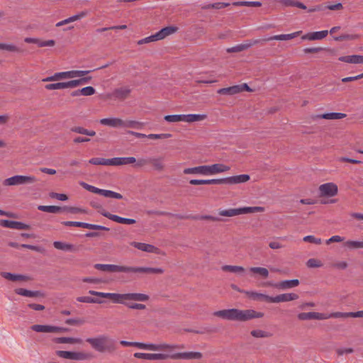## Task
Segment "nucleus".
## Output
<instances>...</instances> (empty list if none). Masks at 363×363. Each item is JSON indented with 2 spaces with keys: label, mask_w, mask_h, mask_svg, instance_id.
Listing matches in <instances>:
<instances>
[{
  "label": "nucleus",
  "mask_w": 363,
  "mask_h": 363,
  "mask_svg": "<svg viewBox=\"0 0 363 363\" xmlns=\"http://www.w3.org/2000/svg\"><path fill=\"white\" fill-rule=\"evenodd\" d=\"M215 316L231 321L245 322L254 318H260L264 313L253 309L240 310L237 308L224 309L213 313Z\"/></svg>",
  "instance_id": "nucleus-1"
},
{
  "label": "nucleus",
  "mask_w": 363,
  "mask_h": 363,
  "mask_svg": "<svg viewBox=\"0 0 363 363\" xmlns=\"http://www.w3.org/2000/svg\"><path fill=\"white\" fill-rule=\"evenodd\" d=\"M94 268L98 270L108 272H133L145 274H162L164 272V270L162 268L128 267L106 264H96L94 265Z\"/></svg>",
  "instance_id": "nucleus-2"
},
{
  "label": "nucleus",
  "mask_w": 363,
  "mask_h": 363,
  "mask_svg": "<svg viewBox=\"0 0 363 363\" xmlns=\"http://www.w3.org/2000/svg\"><path fill=\"white\" fill-rule=\"evenodd\" d=\"M91 295L96 296L101 298H110L113 303L124 304L126 306V301H147L150 297L148 295L140 293H128V294H117V293H105L99 292L93 290L89 291Z\"/></svg>",
  "instance_id": "nucleus-3"
},
{
  "label": "nucleus",
  "mask_w": 363,
  "mask_h": 363,
  "mask_svg": "<svg viewBox=\"0 0 363 363\" xmlns=\"http://www.w3.org/2000/svg\"><path fill=\"white\" fill-rule=\"evenodd\" d=\"M86 342L89 343L91 347L99 353L113 354L117 349L115 340L106 335H101L96 337H89Z\"/></svg>",
  "instance_id": "nucleus-4"
},
{
  "label": "nucleus",
  "mask_w": 363,
  "mask_h": 363,
  "mask_svg": "<svg viewBox=\"0 0 363 363\" xmlns=\"http://www.w3.org/2000/svg\"><path fill=\"white\" fill-rule=\"evenodd\" d=\"M264 208L262 206H249L221 210L219 211L218 214L221 216L233 217L241 214L262 213L264 212Z\"/></svg>",
  "instance_id": "nucleus-5"
},
{
  "label": "nucleus",
  "mask_w": 363,
  "mask_h": 363,
  "mask_svg": "<svg viewBox=\"0 0 363 363\" xmlns=\"http://www.w3.org/2000/svg\"><path fill=\"white\" fill-rule=\"evenodd\" d=\"M183 345H169V344H152L145 343V350L151 351H162L165 352V354H174L172 352L175 349H183Z\"/></svg>",
  "instance_id": "nucleus-6"
},
{
  "label": "nucleus",
  "mask_w": 363,
  "mask_h": 363,
  "mask_svg": "<svg viewBox=\"0 0 363 363\" xmlns=\"http://www.w3.org/2000/svg\"><path fill=\"white\" fill-rule=\"evenodd\" d=\"M36 178L32 176L16 175L4 180V184L7 186L33 184Z\"/></svg>",
  "instance_id": "nucleus-7"
},
{
  "label": "nucleus",
  "mask_w": 363,
  "mask_h": 363,
  "mask_svg": "<svg viewBox=\"0 0 363 363\" xmlns=\"http://www.w3.org/2000/svg\"><path fill=\"white\" fill-rule=\"evenodd\" d=\"M62 224L69 227H80L90 230H101L108 231L109 228L103 225L91 224L88 223L79 222V221H62Z\"/></svg>",
  "instance_id": "nucleus-8"
},
{
  "label": "nucleus",
  "mask_w": 363,
  "mask_h": 363,
  "mask_svg": "<svg viewBox=\"0 0 363 363\" xmlns=\"http://www.w3.org/2000/svg\"><path fill=\"white\" fill-rule=\"evenodd\" d=\"M318 189L320 196L333 197L336 196L338 192L337 186L333 182L321 184Z\"/></svg>",
  "instance_id": "nucleus-9"
},
{
  "label": "nucleus",
  "mask_w": 363,
  "mask_h": 363,
  "mask_svg": "<svg viewBox=\"0 0 363 363\" xmlns=\"http://www.w3.org/2000/svg\"><path fill=\"white\" fill-rule=\"evenodd\" d=\"M202 357V353L199 352H185L170 354V359H200Z\"/></svg>",
  "instance_id": "nucleus-10"
},
{
  "label": "nucleus",
  "mask_w": 363,
  "mask_h": 363,
  "mask_svg": "<svg viewBox=\"0 0 363 363\" xmlns=\"http://www.w3.org/2000/svg\"><path fill=\"white\" fill-rule=\"evenodd\" d=\"M261 40H246L245 43L239 44L232 48H227L226 51L228 53L231 52H240L243 50L248 49L249 48L259 43Z\"/></svg>",
  "instance_id": "nucleus-11"
},
{
  "label": "nucleus",
  "mask_w": 363,
  "mask_h": 363,
  "mask_svg": "<svg viewBox=\"0 0 363 363\" xmlns=\"http://www.w3.org/2000/svg\"><path fill=\"white\" fill-rule=\"evenodd\" d=\"M0 225L4 228L16 230H29L30 225L21 222L9 220H0Z\"/></svg>",
  "instance_id": "nucleus-12"
},
{
  "label": "nucleus",
  "mask_w": 363,
  "mask_h": 363,
  "mask_svg": "<svg viewBox=\"0 0 363 363\" xmlns=\"http://www.w3.org/2000/svg\"><path fill=\"white\" fill-rule=\"evenodd\" d=\"M250 180V176L248 174H240L236 176H232L229 177L220 179L221 184H235L245 183Z\"/></svg>",
  "instance_id": "nucleus-13"
},
{
  "label": "nucleus",
  "mask_w": 363,
  "mask_h": 363,
  "mask_svg": "<svg viewBox=\"0 0 363 363\" xmlns=\"http://www.w3.org/2000/svg\"><path fill=\"white\" fill-rule=\"evenodd\" d=\"M99 212L104 217L108 218V219L118 223L131 225L136 223L135 220L134 219L120 217L117 215L111 214L106 211H102Z\"/></svg>",
  "instance_id": "nucleus-14"
},
{
  "label": "nucleus",
  "mask_w": 363,
  "mask_h": 363,
  "mask_svg": "<svg viewBox=\"0 0 363 363\" xmlns=\"http://www.w3.org/2000/svg\"><path fill=\"white\" fill-rule=\"evenodd\" d=\"M130 245L138 250H140L143 252H150V253H155V254H160V250L150 244H146L143 242H131Z\"/></svg>",
  "instance_id": "nucleus-15"
},
{
  "label": "nucleus",
  "mask_w": 363,
  "mask_h": 363,
  "mask_svg": "<svg viewBox=\"0 0 363 363\" xmlns=\"http://www.w3.org/2000/svg\"><path fill=\"white\" fill-rule=\"evenodd\" d=\"M346 117L345 113H328L323 114H317L311 116V119L313 121H316L318 119H327V120H337L342 119Z\"/></svg>",
  "instance_id": "nucleus-16"
},
{
  "label": "nucleus",
  "mask_w": 363,
  "mask_h": 363,
  "mask_svg": "<svg viewBox=\"0 0 363 363\" xmlns=\"http://www.w3.org/2000/svg\"><path fill=\"white\" fill-rule=\"evenodd\" d=\"M131 90L126 86L120 87L118 89H116L112 93H111V97L115 99H118L121 101H123L130 94Z\"/></svg>",
  "instance_id": "nucleus-17"
},
{
  "label": "nucleus",
  "mask_w": 363,
  "mask_h": 363,
  "mask_svg": "<svg viewBox=\"0 0 363 363\" xmlns=\"http://www.w3.org/2000/svg\"><path fill=\"white\" fill-rule=\"evenodd\" d=\"M184 174L208 175V165L186 168L184 169Z\"/></svg>",
  "instance_id": "nucleus-18"
},
{
  "label": "nucleus",
  "mask_w": 363,
  "mask_h": 363,
  "mask_svg": "<svg viewBox=\"0 0 363 363\" xmlns=\"http://www.w3.org/2000/svg\"><path fill=\"white\" fill-rule=\"evenodd\" d=\"M230 167L221 163L208 165V175H213L218 173L227 172L230 169Z\"/></svg>",
  "instance_id": "nucleus-19"
},
{
  "label": "nucleus",
  "mask_w": 363,
  "mask_h": 363,
  "mask_svg": "<svg viewBox=\"0 0 363 363\" xmlns=\"http://www.w3.org/2000/svg\"><path fill=\"white\" fill-rule=\"evenodd\" d=\"M298 296L296 294H283L272 297V303L287 302L298 299Z\"/></svg>",
  "instance_id": "nucleus-20"
},
{
  "label": "nucleus",
  "mask_w": 363,
  "mask_h": 363,
  "mask_svg": "<svg viewBox=\"0 0 363 363\" xmlns=\"http://www.w3.org/2000/svg\"><path fill=\"white\" fill-rule=\"evenodd\" d=\"M52 342L56 344H81L82 340L77 337H60L52 338Z\"/></svg>",
  "instance_id": "nucleus-21"
},
{
  "label": "nucleus",
  "mask_w": 363,
  "mask_h": 363,
  "mask_svg": "<svg viewBox=\"0 0 363 363\" xmlns=\"http://www.w3.org/2000/svg\"><path fill=\"white\" fill-rule=\"evenodd\" d=\"M328 34V31L327 30L316 31L313 33H308L301 37L303 40H321L325 38Z\"/></svg>",
  "instance_id": "nucleus-22"
},
{
  "label": "nucleus",
  "mask_w": 363,
  "mask_h": 363,
  "mask_svg": "<svg viewBox=\"0 0 363 363\" xmlns=\"http://www.w3.org/2000/svg\"><path fill=\"white\" fill-rule=\"evenodd\" d=\"M301 31H297L293 33L290 34H281V35H273L267 38H264L263 40H261V41H269V40H291L296 36H298L300 34Z\"/></svg>",
  "instance_id": "nucleus-23"
},
{
  "label": "nucleus",
  "mask_w": 363,
  "mask_h": 363,
  "mask_svg": "<svg viewBox=\"0 0 363 363\" xmlns=\"http://www.w3.org/2000/svg\"><path fill=\"white\" fill-rule=\"evenodd\" d=\"M111 166H118L135 163L136 159L134 157H113L111 159Z\"/></svg>",
  "instance_id": "nucleus-24"
},
{
  "label": "nucleus",
  "mask_w": 363,
  "mask_h": 363,
  "mask_svg": "<svg viewBox=\"0 0 363 363\" xmlns=\"http://www.w3.org/2000/svg\"><path fill=\"white\" fill-rule=\"evenodd\" d=\"M246 294L252 300L264 301L268 303H272V296L255 291H247Z\"/></svg>",
  "instance_id": "nucleus-25"
},
{
  "label": "nucleus",
  "mask_w": 363,
  "mask_h": 363,
  "mask_svg": "<svg viewBox=\"0 0 363 363\" xmlns=\"http://www.w3.org/2000/svg\"><path fill=\"white\" fill-rule=\"evenodd\" d=\"M339 60L347 63L363 64V56L358 55L342 56L339 57Z\"/></svg>",
  "instance_id": "nucleus-26"
},
{
  "label": "nucleus",
  "mask_w": 363,
  "mask_h": 363,
  "mask_svg": "<svg viewBox=\"0 0 363 363\" xmlns=\"http://www.w3.org/2000/svg\"><path fill=\"white\" fill-rule=\"evenodd\" d=\"M99 123L103 125L111 128H121V119L119 118H106L101 119Z\"/></svg>",
  "instance_id": "nucleus-27"
},
{
  "label": "nucleus",
  "mask_w": 363,
  "mask_h": 363,
  "mask_svg": "<svg viewBox=\"0 0 363 363\" xmlns=\"http://www.w3.org/2000/svg\"><path fill=\"white\" fill-rule=\"evenodd\" d=\"M177 30L178 28L176 26H167L157 32L156 35L159 40H160L165 38L167 36L174 33Z\"/></svg>",
  "instance_id": "nucleus-28"
},
{
  "label": "nucleus",
  "mask_w": 363,
  "mask_h": 363,
  "mask_svg": "<svg viewBox=\"0 0 363 363\" xmlns=\"http://www.w3.org/2000/svg\"><path fill=\"white\" fill-rule=\"evenodd\" d=\"M177 30L178 28L176 26H167L157 32L156 35L159 40H160L165 38L167 36L174 33Z\"/></svg>",
  "instance_id": "nucleus-29"
},
{
  "label": "nucleus",
  "mask_w": 363,
  "mask_h": 363,
  "mask_svg": "<svg viewBox=\"0 0 363 363\" xmlns=\"http://www.w3.org/2000/svg\"><path fill=\"white\" fill-rule=\"evenodd\" d=\"M63 79H70L69 71L56 72L52 76L48 77L43 79V82H53Z\"/></svg>",
  "instance_id": "nucleus-30"
},
{
  "label": "nucleus",
  "mask_w": 363,
  "mask_h": 363,
  "mask_svg": "<svg viewBox=\"0 0 363 363\" xmlns=\"http://www.w3.org/2000/svg\"><path fill=\"white\" fill-rule=\"evenodd\" d=\"M55 248L66 252H75L77 248L72 244L65 243L61 241H55L53 242Z\"/></svg>",
  "instance_id": "nucleus-31"
},
{
  "label": "nucleus",
  "mask_w": 363,
  "mask_h": 363,
  "mask_svg": "<svg viewBox=\"0 0 363 363\" xmlns=\"http://www.w3.org/2000/svg\"><path fill=\"white\" fill-rule=\"evenodd\" d=\"M1 276L3 278L8 279L9 281H26L27 280V277L24 275L15 274H12L10 272H1Z\"/></svg>",
  "instance_id": "nucleus-32"
},
{
  "label": "nucleus",
  "mask_w": 363,
  "mask_h": 363,
  "mask_svg": "<svg viewBox=\"0 0 363 363\" xmlns=\"http://www.w3.org/2000/svg\"><path fill=\"white\" fill-rule=\"evenodd\" d=\"M298 279L284 280L279 282L276 286L282 289H291L298 286Z\"/></svg>",
  "instance_id": "nucleus-33"
},
{
  "label": "nucleus",
  "mask_w": 363,
  "mask_h": 363,
  "mask_svg": "<svg viewBox=\"0 0 363 363\" xmlns=\"http://www.w3.org/2000/svg\"><path fill=\"white\" fill-rule=\"evenodd\" d=\"M163 157H150V164H151L155 170L162 172L164 169Z\"/></svg>",
  "instance_id": "nucleus-34"
},
{
  "label": "nucleus",
  "mask_w": 363,
  "mask_h": 363,
  "mask_svg": "<svg viewBox=\"0 0 363 363\" xmlns=\"http://www.w3.org/2000/svg\"><path fill=\"white\" fill-rule=\"evenodd\" d=\"M189 183L192 185H201V184H221L220 179H191Z\"/></svg>",
  "instance_id": "nucleus-35"
},
{
  "label": "nucleus",
  "mask_w": 363,
  "mask_h": 363,
  "mask_svg": "<svg viewBox=\"0 0 363 363\" xmlns=\"http://www.w3.org/2000/svg\"><path fill=\"white\" fill-rule=\"evenodd\" d=\"M217 93L222 95H234L240 93V89L238 85L227 88H222L217 91Z\"/></svg>",
  "instance_id": "nucleus-36"
},
{
  "label": "nucleus",
  "mask_w": 363,
  "mask_h": 363,
  "mask_svg": "<svg viewBox=\"0 0 363 363\" xmlns=\"http://www.w3.org/2000/svg\"><path fill=\"white\" fill-rule=\"evenodd\" d=\"M277 1L286 7L293 6L301 9H306V6L303 3L295 0H277Z\"/></svg>",
  "instance_id": "nucleus-37"
},
{
  "label": "nucleus",
  "mask_w": 363,
  "mask_h": 363,
  "mask_svg": "<svg viewBox=\"0 0 363 363\" xmlns=\"http://www.w3.org/2000/svg\"><path fill=\"white\" fill-rule=\"evenodd\" d=\"M15 293L26 297H37L40 295L38 291H30L22 288L16 289Z\"/></svg>",
  "instance_id": "nucleus-38"
},
{
  "label": "nucleus",
  "mask_w": 363,
  "mask_h": 363,
  "mask_svg": "<svg viewBox=\"0 0 363 363\" xmlns=\"http://www.w3.org/2000/svg\"><path fill=\"white\" fill-rule=\"evenodd\" d=\"M170 359V354L164 353H146L147 360H164Z\"/></svg>",
  "instance_id": "nucleus-39"
},
{
  "label": "nucleus",
  "mask_w": 363,
  "mask_h": 363,
  "mask_svg": "<svg viewBox=\"0 0 363 363\" xmlns=\"http://www.w3.org/2000/svg\"><path fill=\"white\" fill-rule=\"evenodd\" d=\"M142 126L140 122L133 120H123L121 119V128H140Z\"/></svg>",
  "instance_id": "nucleus-40"
},
{
  "label": "nucleus",
  "mask_w": 363,
  "mask_h": 363,
  "mask_svg": "<svg viewBox=\"0 0 363 363\" xmlns=\"http://www.w3.org/2000/svg\"><path fill=\"white\" fill-rule=\"evenodd\" d=\"M38 209L39 211L51 213H58L62 211V207L57 206H42L40 205L38 206Z\"/></svg>",
  "instance_id": "nucleus-41"
},
{
  "label": "nucleus",
  "mask_w": 363,
  "mask_h": 363,
  "mask_svg": "<svg viewBox=\"0 0 363 363\" xmlns=\"http://www.w3.org/2000/svg\"><path fill=\"white\" fill-rule=\"evenodd\" d=\"M30 329L37 333H52V325H33Z\"/></svg>",
  "instance_id": "nucleus-42"
},
{
  "label": "nucleus",
  "mask_w": 363,
  "mask_h": 363,
  "mask_svg": "<svg viewBox=\"0 0 363 363\" xmlns=\"http://www.w3.org/2000/svg\"><path fill=\"white\" fill-rule=\"evenodd\" d=\"M205 114H184V122L192 123L196 121H201L206 118Z\"/></svg>",
  "instance_id": "nucleus-43"
},
{
  "label": "nucleus",
  "mask_w": 363,
  "mask_h": 363,
  "mask_svg": "<svg viewBox=\"0 0 363 363\" xmlns=\"http://www.w3.org/2000/svg\"><path fill=\"white\" fill-rule=\"evenodd\" d=\"M250 271L254 274L259 275L264 279H266L269 277V271L267 268L264 267H253L250 268Z\"/></svg>",
  "instance_id": "nucleus-44"
},
{
  "label": "nucleus",
  "mask_w": 363,
  "mask_h": 363,
  "mask_svg": "<svg viewBox=\"0 0 363 363\" xmlns=\"http://www.w3.org/2000/svg\"><path fill=\"white\" fill-rule=\"evenodd\" d=\"M71 131L88 136H94L96 135V132L94 130H88L81 126L72 127L71 128Z\"/></svg>",
  "instance_id": "nucleus-45"
},
{
  "label": "nucleus",
  "mask_w": 363,
  "mask_h": 363,
  "mask_svg": "<svg viewBox=\"0 0 363 363\" xmlns=\"http://www.w3.org/2000/svg\"><path fill=\"white\" fill-rule=\"evenodd\" d=\"M89 163L94 165H111V159H105L100 157H93L89 160Z\"/></svg>",
  "instance_id": "nucleus-46"
},
{
  "label": "nucleus",
  "mask_w": 363,
  "mask_h": 363,
  "mask_svg": "<svg viewBox=\"0 0 363 363\" xmlns=\"http://www.w3.org/2000/svg\"><path fill=\"white\" fill-rule=\"evenodd\" d=\"M99 194L101 196H104V197H106V198H113V199H123V196L121 194L111 191V190L101 189Z\"/></svg>",
  "instance_id": "nucleus-47"
},
{
  "label": "nucleus",
  "mask_w": 363,
  "mask_h": 363,
  "mask_svg": "<svg viewBox=\"0 0 363 363\" xmlns=\"http://www.w3.org/2000/svg\"><path fill=\"white\" fill-rule=\"evenodd\" d=\"M221 269L223 272H230L232 273H242L245 272L244 267L234 265H223Z\"/></svg>",
  "instance_id": "nucleus-48"
},
{
  "label": "nucleus",
  "mask_w": 363,
  "mask_h": 363,
  "mask_svg": "<svg viewBox=\"0 0 363 363\" xmlns=\"http://www.w3.org/2000/svg\"><path fill=\"white\" fill-rule=\"evenodd\" d=\"M47 90L64 89H68L67 82H57L54 84H48L45 86Z\"/></svg>",
  "instance_id": "nucleus-49"
},
{
  "label": "nucleus",
  "mask_w": 363,
  "mask_h": 363,
  "mask_svg": "<svg viewBox=\"0 0 363 363\" xmlns=\"http://www.w3.org/2000/svg\"><path fill=\"white\" fill-rule=\"evenodd\" d=\"M164 118L169 123L184 122V114L167 115L165 116Z\"/></svg>",
  "instance_id": "nucleus-50"
},
{
  "label": "nucleus",
  "mask_w": 363,
  "mask_h": 363,
  "mask_svg": "<svg viewBox=\"0 0 363 363\" xmlns=\"http://www.w3.org/2000/svg\"><path fill=\"white\" fill-rule=\"evenodd\" d=\"M120 344L124 347H135L141 350H145V343L138 342H128L126 340H121Z\"/></svg>",
  "instance_id": "nucleus-51"
},
{
  "label": "nucleus",
  "mask_w": 363,
  "mask_h": 363,
  "mask_svg": "<svg viewBox=\"0 0 363 363\" xmlns=\"http://www.w3.org/2000/svg\"><path fill=\"white\" fill-rule=\"evenodd\" d=\"M77 301L82 303H102L103 301L92 298L90 296H79L77 298Z\"/></svg>",
  "instance_id": "nucleus-52"
},
{
  "label": "nucleus",
  "mask_w": 363,
  "mask_h": 363,
  "mask_svg": "<svg viewBox=\"0 0 363 363\" xmlns=\"http://www.w3.org/2000/svg\"><path fill=\"white\" fill-rule=\"evenodd\" d=\"M344 245L350 249L363 248V241L348 240Z\"/></svg>",
  "instance_id": "nucleus-53"
},
{
  "label": "nucleus",
  "mask_w": 363,
  "mask_h": 363,
  "mask_svg": "<svg viewBox=\"0 0 363 363\" xmlns=\"http://www.w3.org/2000/svg\"><path fill=\"white\" fill-rule=\"evenodd\" d=\"M91 357L89 354L81 352H72V359L73 360H85Z\"/></svg>",
  "instance_id": "nucleus-54"
},
{
  "label": "nucleus",
  "mask_w": 363,
  "mask_h": 363,
  "mask_svg": "<svg viewBox=\"0 0 363 363\" xmlns=\"http://www.w3.org/2000/svg\"><path fill=\"white\" fill-rule=\"evenodd\" d=\"M233 5L259 7L262 6V3L260 1H235L233 3Z\"/></svg>",
  "instance_id": "nucleus-55"
},
{
  "label": "nucleus",
  "mask_w": 363,
  "mask_h": 363,
  "mask_svg": "<svg viewBox=\"0 0 363 363\" xmlns=\"http://www.w3.org/2000/svg\"><path fill=\"white\" fill-rule=\"evenodd\" d=\"M91 72V70H71L69 71L70 79L84 77Z\"/></svg>",
  "instance_id": "nucleus-56"
},
{
  "label": "nucleus",
  "mask_w": 363,
  "mask_h": 363,
  "mask_svg": "<svg viewBox=\"0 0 363 363\" xmlns=\"http://www.w3.org/2000/svg\"><path fill=\"white\" fill-rule=\"evenodd\" d=\"M250 334L255 337H269L272 335L269 333L262 330H252Z\"/></svg>",
  "instance_id": "nucleus-57"
},
{
  "label": "nucleus",
  "mask_w": 363,
  "mask_h": 363,
  "mask_svg": "<svg viewBox=\"0 0 363 363\" xmlns=\"http://www.w3.org/2000/svg\"><path fill=\"white\" fill-rule=\"evenodd\" d=\"M80 185L84 188L86 190L90 191V192H92V193H94V194H100V191H101V189H99L96 186H94L92 185H90L89 184H86L84 182H82L80 183Z\"/></svg>",
  "instance_id": "nucleus-58"
},
{
  "label": "nucleus",
  "mask_w": 363,
  "mask_h": 363,
  "mask_svg": "<svg viewBox=\"0 0 363 363\" xmlns=\"http://www.w3.org/2000/svg\"><path fill=\"white\" fill-rule=\"evenodd\" d=\"M80 185L84 188L86 190L90 191V192H92V193H94V194H100V191H101V189H99L96 186H94L92 185H90L89 184H86L84 182H82L80 183Z\"/></svg>",
  "instance_id": "nucleus-59"
},
{
  "label": "nucleus",
  "mask_w": 363,
  "mask_h": 363,
  "mask_svg": "<svg viewBox=\"0 0 363 363\" xmlns=\"http://www.w3.org/2000/svg\"><path fill=\"white\" fill-rule=\"evenodd\" d=\"M80 185L84 188L86 190L90 191V192H92V193H94V194H100V191H101V189H99L96 186H94L92 185H90L89 184H86L84 182H82L80 183Z\"/></svg>",
  "instance_id": "nucleus-60"
},
{
  "label": "nucleus",
  "mask_w": 363,
  "mask_h": 363,
  "mask_svg": "<svg viewBox=\"0 0 363 363\" xmlns=\"http://www.w3.org/2000/svg\"><path fill=\"white\" fill-rule=\"evenodd\" d=\"M157 40H159V39L157 37L156 33H155L154 35H152L150 36L146 37L145 38H143V39L138 40V44L143 45V44H146V43H152V42H155V41H157Z\"/></svg>",
  "instance_id": "nucleus-61"
},
{
  "label": "nucleus",
  "mask_w": 363,
  "mask_h": 363,
  "mask_svg": "<svg viewBox=\"0 0 363 363\" xmlns=\"http://www.w3.org/2000/svg\"><path fill=\"white\" fill-rule=\"evenodd\" d=\"M62 211H67L71 213H86V211L84 208H78V207H62Z\"/></svg>",
  "instance_id": "nucleus-62"
},
{
  "label": "nucleus",
  "mask_w": 363,
  "mask_h": 363,
  "mask_svg": "<svg viewBox=\"0 0 363 363\" xmlns=\"http://www.w3.org/2000/svg\"><path fill=\"white\" fill-rule=\"evenodd\" d=\"M82 96H89L95 94L96 90L92 86H86L80 89Z\"/></svg>",
  "instance_id": "nucleus-63"
},
{
  "label": "nucleus",
  "mask_w": 363,
  "mask_h": 363,
  "mask_svg": "<svg viewBox=\"0 0 363 363\" xmlns=\"http://www.w3.org/2000/svg\"><path fill=\"white\" fill-rule=\"evenodd\" d=\"M306 265L308 267L310 268H315V267H320L323 265L322 262L320 260H318L316 259H309L307 262Z\"/></svg>",
  "instance_id": "nucleus-64"
}]
</instances>
